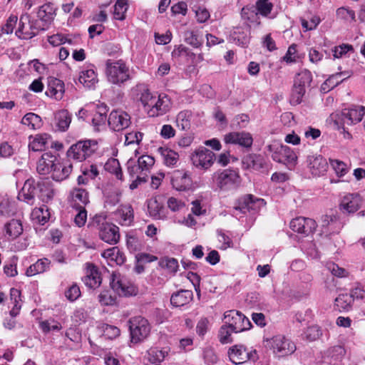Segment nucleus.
Listing matches in <instances>:
<instances>
[{"mask_svg":"<svg viewBox=\"0 0 365 365\" xmlns=\"http://www.w3.org/2000/svg\"><path fill=\"white\" fill-rule=\"evenodd\" d=\"M106 75L109 83L118 86L130 79L129 68L122 60L114 61L108 59L106 63Z\"/></svg>","mask_w":365,"mask_h":365,"instance_id":"1","label":"nucleus"},{"mask_svg":"<svg viewBox=\"0 0 365 365\" xmlns=\"http://www.w3.org/2000/svg\"><path fill=\"white\" fill-rule=\"evenodd\" d=\"M92 224L98 230L100 238L110 245L116 244L120 239L119 228L106 222L103 215H96L92 220Z\"/></svg>","mask_w":365,"mask_h":365,"instance_id":"2","label":"nucleus"},{"mask_svg":"<svg viewBox=\"0 0 365 365\" xmlns=\"http://www.w3.org/2000/svg\"><path fill=\"white\" fill-rule=\"evenodd\" d=\"M98 149V143L96 140H79L69 148L67 155L68 158L82 162L93 155Z\"/></svg>","mask_w":365,"mask_h":365,"instance_id":"3","label":"nucleus"},{"mask_svg":"<svg viewBox=\"0 0 365 365\" xmlns=\"http://www.w3.org/2000/svg\"><path fill=\"white\" fill-rule=\"evenodd\" d=\"M213 180L217 187L223 191L235 190L240 184V176L233 170L226 169L213 174Z\"/></svg>","mask_w":365,"mask_h":365,"instance_id":"4","label":"nucleus"},{"mask_svg":"<svg viewBox=\"0 0 365 365\" xmlns=\"http://www.w3.org/2000/svg\"><path fill=\"white\" fill-rule=\"evenodd\" d=\"M43 30L44 27L41 26L38 20H31L28 14H24L20 16L16 35L22 39H31L36 36L40 31Z\"/></svg>","mask_w":365,"mask_h":365,"instance_id":"5","label":"nucleus"},{"mask_svg":"<svg viewBox=\"0 0 365 365\" xmlns=\"http://www.w3.org/2000/svg\"><path fill=\"white\" fill-rule=\"evenodd\" d=\"M129 330L130 334V341L139 343L143 341L149 335L150 326L148 321L140 316L131 318L129 322Z\"/></svg>","mask_w":365,"mask_h":365,"instance_id":"6","label":"nucleus"},{"mask_svg":"<svg viewBox=\"0 0 365 365\" xmlns=\"http://www.w3.org/2000/svg\"><path fill=\"white\" fill-rule=\"evenodd\" d=\"M266 343V346L272 349L274 354L279 357L290 355L296 350L295 344L282 335H277L270 339H267Z\"/></svg>","mask_w":365,"mask_h":365,"instance_id":"7","label":"nucleus"},{"mask_svg":"<svg viewBox=\"0 0 365 365\" xmlns=\"http://www.w3.org/2000/svg\"><path fill=\"white\" fill-rule=\"evenodd\" d=\"M225 324H228L233 332L238 333L247 330L252 326L245 315L236 310H230L224 314Z\"/></svg>","mask_w":365,"mask_h":365,"instance_id":"8","label":"nucleus"},{"mask_svg":"<svg viewBox=\"0 0 365 365\" xmlns=\"http://www.w3.org/2000/svg\"><path fill=\"white\" fill-rule=\"evenodd\" d=\"M216 160L215 154L206 148H200L192 154L191 160L197 168L207 170Z\"/></svg>","mask_w":365,"mask_h":365,"instance_id":"9","label":"nucleus"},{"mask_svg":"<svg viewBox=\"0 0 365 365\" xmlns=\"http://www.w3.org/2000/svg\"><path fill=\"white\" fill-rule=\"evenodd\" d=\"M363 202L359 193H346L341 197L339 209L343 213L352 214L361 207Z\"/></svg>","mask_w":365,"mask_h":365,"instance_id":"10","label":"nucleus"},{"mask_svg":"<svg viewBox=\"0 0 365 365\" xmlns=\"http://www.w3.org/2000/svg\"><path fill=\"white\" fill-rule=\"evenodd\" d=\"M267 149L269 152H273L272 155V159L280 163H292L297 160V155L294 151L287 145H268Z\"/></svg>","mask_w":365,"mask_h":365,"instance_id":"11","label":"nucleus"},{"mask_svg":"<svg viewBox=\"0 0 365 365\" xmlns=\"http://www.w3.org/2000/svg\"><path fill=\"white\" fill-rule=\"evenodd\" d=\"M229 357L236 364H243L248 360L257 359L256 350H248L243 345H235L230 349Z\"/></svg>","mask_w":365,"mask_h":365,"instance_id":"12","label":"nucleus"},{"mask_svg":"<svg viewBox=\"0 0 365 365\" xmlns=\"http://www.w3.org/2000/svg\"><path fill=\"white\" fill-rule=\"evenodd\" d=\"M112 289L120 296H128L135 294V287L119 274H113L110 282Z\"/></svg>","mask_w":365,"mask_h":365,"instance_id":"13","label":"nucleus"},{"mask_svg":"<svg viewBox=\"0 0 365 365\" xmlns=\"http://www.w3.org/2000/svg\"><path fill=\"white\" fill-rule=\"evenodd\" d=\"M108 123L111 129L120 131L130 125V117L123 110H113L109 115Z\"/></svg>","mask_w":365,"mask_h":365,"instance_id":"14","label":"nucleus"},{"mask_svg":"<svg viewBox=\"0 0 365 365\" xmlns=\"http://www.w3.org/2000/svg\"><path fill=\"white\" fill-rule=\"evenodd\" d=\"M262 198H257L252 195H247L238 201V205L234 207L235 210L246 213L247 211H257L264 205Z\"/></svg>","mask_w":365,"mask_h":365,"instance_id":"15","label":"nucleus"},{"mask_svg":"<svg viewBox=\"0 0 365 365\" xmlns=\"http://www.w3.org/2000/svg\"><path fill=\"white\" fill-rule=\"evenodd\" d=\"M170 98L165 94L159 95L155 97L151 108L147 110V113L150 117H156L164 115L170 110Z\"/></svg>","mask_w":365,"mask_h":365,"instance_id":"16","label":"nucleus"},{"mask_svg":"<svg viewBox=\"0 0 365 365\" xmlns=\"http://www.w3.org/2000/svg\"><path fill=\"white\" fill-rule=\"evenodd\" d=\"M317 227L316 222L311 218L298 217L290 222V228L297 232L309 235L314 232Z\"/></svg>","mask_w":365,"mask_h":365,"instance_id":"17","label":"nucleus"},{"mask_svg":"<svg viewBox=\"0 0 365 365\" xmlns=\"http://www.w3.org/2000/svg\"><path fill=\"white\" fill-rule=\"evenodd\" d=\"M226 143L238 144L245 148H250L253 143L252 135L247 132H232L224 137Z\"/></svg>","mask_w":365,"mask_h":365,"instance_id":"18","label":"nucleus"},{"mask_svg":"<svg viewBox=\"0 0 365 365\" xmlns=\"http://www.w3.org/2000/svg\"><path fill=\"white\" fill-rule=\"evenodd\" d=\"M308 168L314 177L324 175L327 171L328 163L322 155H310L307 158Z\"/></svg>","mask_w":365,"mask_h":365,"instance_id":"19","label":"nucleus"},{"mask_svg":"<svg viewBox=\"0 0 365 365\" xmlns=\"http://www.w3.org/2000/svg\"><path fill=\"white\" fill-rule=\"evenodd\" d=\"M365 114V107L359 106L344 109L341 113V120L344 124L351 125L359 123Z\"/></svg>","mask_w":365,"mask_h":365,"instance_id":"20","label":"nucleus"},{"mask_svg":"<svg viewBox=\"0 0 365 365\" xmlns=\"http://www.w3.org/2000/svg\"><path fill=\"white\" fill-rule=\"evenodd\" d=\"M58 158L49 152L45 153L37 163L36 170L40 175H46L51 172Z\"/></svg>","mask_w":365,"mask_h":365,"instance_id":"21","label":"nucleus"},{"mask_svg":"<svg viewBox=\"0 0 365 365\" xmlns=\"http://www.w3.org/2000/svg\"><path fill=\"white\" fill-rule=\"evenodd\" d=\"M56 16V9L51 4H46L39 7L37 12L38 20L46 30L52 23Z\"/></svg>","mask_w":365,"mask_h":365,"instance_id":"22","label":"nucleus"},{"mask_svg":"<svg viewBox=\"0 0 365 365\" xmlns=\"http://www.w3.org/2000/svg\"><path fill=\"white\" fill-rule=\"evenodd\" d=\"M171 183L173 187L179 191L189 189L191 185V179L187 172L181 170H175L171 177Z\"/></svg>","mask_w":365,"mask_h":365,"instance_id":"23","label":"nucleus"},{"mask_svg":"<svg viewBox=\"0 0 365 365\" xmlns=\"http://www.w3.org/2000/svg\"><path fill=\"white\" fill-rule=\"evenodd\" d=\"M65 92L63 82L54 77H50L48 78V86L46 91V94L49 96L54 98L56 100H61Z\"/></svg>","mask_w":365,"mask_h":365,"instance_id":"24","label":"nucleus"},{"mask_svg":"<svg viewBox=\"0 0 365 365\" xmlns=\"http://www.w3.org/2000/svg\"><path fill=\"white\" fill-rule=\"evenodd\" d=\"M37 187L35 186V180L32 178L28 179L19 194L18 198L28 204L34 203V197L36 195Z\"/></svg>","mask_w":365,"mask_h":365,"instance_id":"25","label":"nucleus"},{"mask_svg":"<svg viewBox=\"0 0 365 365\" xmlns=\"http://www.w3.org/2000/svg\"><path fill=\"white\" fill-rule=\"evenodd\" d=\"M86 286L91 289H96L101 284V278L98 269L93 264H89L87 267L86 274L83 278Z\"/></svg>","mask_w":365,"mask_h":365,"instance_id":"26","label":"nucleus"},{"mask_svg":"<svg viewBox=\"0 0 365 365\" xmlns=\"http://www.w3.org/2000/svg\"><path fill=\"white\" fill-rule=\"evenodd\" d=\"M72 169L73 166L70 163H60L58 160L51 172L52 178L56 181H62L69 176Z\"/></svg>","mask_w":365,"mask_h":365,"instance_id":"27","label":"nucleus"},{"mask_svg":"<svg viewBox=\"0 0 365 365\" xmlns=\"http://www.w3.org/2000/svg\"><path fill=\"white\" fill-rule=\"evenodd\" d=\"M118 222L122 226H130L133 222V209L130 205H122L117 210Z\"/></svg>","mask_w":365,"mask_h":365,"instance_id":"28","label":"nucleus"},{"mask_svg":"<svg viewBox=\"0 0 365 365\" xmlns=\"http://www.w3.org/2000/svg\"><path fill=\"white\" fill-rule=\"evenodd\" d=\"M243 165L247 168L260 170L266 167V162L260 155L249 154L242 160Z\"/></svg>","mask_w":365,"mask_h":365,"instance_id":"29","label":"nucleus"},{"mask_svg":"<svg viewBox=\"0 0 365 365\" xmlns=\"http://www.w3.org/2000/svg\"><path fill=\"white\" fill-rule=\"evenodd\" d=\"M193 294L192 291L182 289L172 294L170 303L176 307H182L192 301Z\"/></svg>","mask_w":365,"mask_h":365,"instance_id":"30","label":"nucleus"},{"mask_svg":"<svg viewBox=\"0 0 365 365\" xmlns=\"http://www.w3.org/2000/svg\"><path fill=\"white\" fill-rule=\"evenodd\" d=\"M158 152L167 166H175L179 160L178 153L168 148L160 147L158 148Z\"/></svg>","mask_w":365,"mask_h":365,"instance_id":"31","label":"nucleus"},{"mask_svg":"<svg viewBox=\"0 0 365 365\" xmlns=\"http://www.w3.org/2000/svg\"><path fill=\"white\" fill-rule=\"evenodd\" d=\"M78 81L86 88H91L98 82L97 75L93 69L85 70L81 71Z\"/></svg>","mask_w":365,"mask_h":365,"instance_id":"32","label":"nucleus"},{"mask_svg":"<svg viewBox=\"0 0 365 365\" xmlns=\"http://www.w3.org/2000/svg\"><path fill=\"white\" fill-rule=\"evenodd\" d=\"M50 264V261L46 259H41L37 260V262L33 264H31L26 272V274L28 277H32L36 274L43 273L47 270Z\"/></svg>","mask_w":365,"mask_h":365,"instance_id":"33","label":"nucleus"},{"mask_svg":"<svg viewBox=\"0 0 365 365\" xmlns=\"http://www.w3.org/2000/svg\"><path fill=\"white\" fill-rule=\"evenodd\" d=\"M102 256L110 261L115 262L117 264H123L125 261L124 254L117 247L106 250Z\"/></svg>","mask_w":365,"mask_h":365,"instance_id":"34","label":"nucleus"},{"mask_svg":"<svg viewBox=\"0 0 365 365\" xmlns=\"http://www.w3.org/2000/svg\"><path fill=\"white\" fill-rule=\"evenodd\" d=\"M4 229L6 235L11 239H14L19 236L23 231V227L21 221L15 219L7 222L4 226Z\"/></svg>","mask_w":365,"mask_h":365,"instance_id":"35","label":"nucleus"},{"mask_svg":"<svg viewBox=\"0 0 365 365\" xmlns=\"http://www.w3.org/2000/svg\"><path fill=\"white\" fill-rule=\"evenodd\" d=\"M10 299L11 302L14 304V306L10 311V316L14 318L16 317L20 312L21 308V292L20 290L11 288L10 289Z\"/></svg>","mask_w":365,"mask_h":365,"instance_id":"36","label":"nucleus"},{"mask_svg":"<svg viewBox=\"0 0 365 365\" xmlns=\"http://www.w3.org/2000/svg\"><path fill=\"white\" fill-rule=\"evenodd\" d=\"M21 123L33 130L39 129L42 126L41 117L34 113L26 114L21 120Z\"/></svg>","mask_w":365,"mask_h":365,"instance_id":"37","label":"nucleus"},{"mask_svg":"<svg viewBox=\"0 0 365 365\" xmlns=\"http://www.w3.org/2000/svg\"><path fill=\"white\" fill-rule=\"evenodd\" d=\"M55 118L58 128L62 131H65L71 122V115L66 110H61L57 112L55 115Z\"/></svg>","mask_w":365,"mask_h":365,"instance_id":"38","label":"nucleus"},{"mask_svg":"<svg viewBox=\"0 0 365 365\" xmlns=\"http://www.w3.org/2000/svg\"><path fill=\"white\" fill-rule=\"evenodd\" d=\"M31 215L34 220L41 225H44L50 217L49 211L46 206L34 209Z\"/></svg>","mask_w":365,"mask_h":365,"instance_id":"39","label":"nucleus"},{"mask_svg":"<svg viewBox=\"0 0 365 365\" xmlns=\"http://www.w3.org/2000/svg\"><path fill=\"white\" fill-rule=\"evenodd\" d=\"M155 163V159L150 155L140 156L137 162L142 174H148L149 170L153 167Z\"/></svg>","mask_w":365,"mask_h":365,"instance_id":"40","label":"nucleus"},{"mask_svg":"<svg viewBox=\"0 0 365 365\" xmlns=\"http://www.w3.org/2000/svg\"><path fill=\"white\" fill-rule=\"evenodd\" d=\"M71 197L72 200L79 205H85L89 202L88 192L82 188H74L71 192Z\"/></svg>","mask_w":365,"mask_h":365,"instance_id":"41","label":"nucleus"},{"mask_svg":"<svg viewBox=\"0 0 365 365\" xmlns=\"http://www.w3.org/2000/svg\"><path fill=\"white\" fill-rule=\"evenodd\" d=\"M128 10L127 0H118L114 6L113 15L117 20H123Z\"/></svg>","mask_w":365,"mask_h":365,"instance_id":"42","label":"nucleus"},{"mask_svg":"<svg viewBox=\"0 0 365 365\" xmlns=\"http://www.w3.org/2000/svg\"><path fill=\"white\" fill-rule=\"evenodd\" d=\"M305 93V87L297 83H294L290 98V103L292 105H298L302 101V97Z\"/></svg>","mask_w":365,"mask_h":365,"instance_id":"43","label":"nucleus"},{"mask_svg":"<svg viewBox=\"0 0 365 365\" xmlns=\"http://www.w3.org/2000/svg\"><path fill=\"white\" fill-rule=\"evenodd\" d=\"M248 31V29H246V32H245L244 31H242L241 29L237 28L232 34V38L239 45L246 46L250 41V36L247 34Z\"/></svg>","mask_w":365,"mask_h":365,"instance_id":"44","label":"nucleus"},{"mask_svg":"<svg viewBox=\"0 0 365 365\" xmlns=\"http://www.w3.org/2000/svg\"><path fill=\"white\" fill-rule=\"evenodd\" d=\"M148 359L153 363H160L168 355V351L166 350H160L158 349H151L148 351Z\"/></svg>","mask_w":365,"mask_h":365,"instance_id":"45","label":"nucleus"},{"mask_svg":"<svg viewBox=\"0 0 365 365\" xmlns=\"http://www.w3.org/2000/svg\"><path fill=\"white\" fill-rule=\"evenodd\" d=\"M140 91L141 93L139 99L147 110L151 108L156 96H153L147 88H143Z\"/></svg>","mask_w":365,"mask_h":365,"instance_id":"46","label":"nucleus"},{"mask_svg":"<svg viewBox=\"0 0 365 365\" xmlns=\"http://www.w3.org/2000/svg\"><path fill=\"white\" fill-rule=\"evenodd\" d=\"M346 75V73L345 72L333 74L325 81V85H328L329 88H334L349 76Z\"/></svg>","mask_w":365,"mask_h":365,"instance_id":"47","label":"nucleus"},{"mask_svg":"<svg viewBox=\"0 0 365 365\" xmlns=\"http://www.w3.org/2000/svg\"><path fill=\"white\" fill-rule=\"evenodd\" d=\"M273 4L269 0H257L256 2V10L257 13L267 16L272 10Z\"/></svg>","mask_w":365,"mask_h":365,"instance_id":"48","label":"nucleus"},{"mask_svg":"<svg viewBox=\"0 0 365 365\" xmlns=\"http://www.w3.org/2000/svg\"><path fill=\"white\" fill-rule=\"evenodd\" d=\"M312 81V76L308 70L302 71L295 78L294 83L306 87L309 86Z\"/></svg>","mask_w":365,"mask_h":365,"instance_id":"49","label":"nucleus"},{"mask_svg":"<svg viewBox=\"0 0 365 365\" xmlns=\"http://www.w3.org/2000/svg\"><path fill=\"white\" fill-rule=\"evenodd\" d=\"M105 166L106 169L110 173H113L118 179H122L123 173L118 160L112 158L108 161Z\"/></svg>","mask_w":365,"mask_h":365,"instance_id":"50","label":"nucleus"},{"mask_svg":"<svg viewBox=\"0 0 365 365\" xmlns=\"http://www.w3.org/2000/svg\"><path fill=\"white\" fill-rule=\"evenodd\" d=\"M351 297L348 294H340L335 299V305L341 310H347L351 307Z\"/></svg>","mask_w":365,"mask_h":365,"instance_id":"51","label":"nucleus"},{"mask_svg":"<svg viewBox=\"0 0 365 365\" xmlns=\"http://www.w3.org/2000/svg\"><path fill=\"white\" fill-rule=\"evenodd\" d=\"M322 335L321 328L317 325L309 327L304 331V336L309 341H315Z\"/></svg>","mask_w":365,"mask_h":365,"instance_id":"52","label":"nucleus"},{"mask_svg":"<svg viewBox=\"0 0 365 365\" xmlns=\"http://www.w3.org/2000/svg\"><path fill=\"white\" fill-rule=\"evenodd\" d=\"M46 135H36L29 144V149L34 151L41 150L46 144Z\"/></svg>","mask_w":365,"mask_h":365,"instance_id":"53","label":"nucleus"},{"mask_svg":"<svg viewBox=\"0 0 365 365\" xmlns=\"http://www.w3.org/2000/svg\"><path fill=\"white\" fill-rule=\"evenodd\" d=\"M353 46L349 44L343 43L332 48L333 56L335 58H339L346 55L349 51H353Z\"/></svg>","mask_w":365,"mask_h":365,"instance_id":"54","label":"nucleus"},{"mask_svg":"<svg viewBox=\"0 0 365 365\" xmlns=\"http://www.w3.org/2000/svg\"><path fill=\"white\" fill-rule=\"evenodd\" d=\"M241 16L243 19L250 22H257L258 19V13L256 9L249 7H244L241 11Z\"/></svg>","mask_w":365,"mask_h":365,"instance_id":"55","label":"nucleus"},{"mask_svg":"<svg viewBox=\"0 0 365 365\" xmlns=\"http://www.w3.org/2000/svg\"><path fill=\"white\" fill-rule=\"evenodd\" d=\"M232 331L228 324H225V325L222 326L219 331L220 341L222 344L230 343L232 341L230 339Z\"/></svg>","mask_w":365,"mask_h":365,"instance_id":"56","label":"nucleus"},{"mask_svg":"<svg viewBox=\"0 0 365 365\" xmlns=\"http://www.w3.org/2000/svg\"><path fill=\"white\" fill-rule=\"evenodd\" d=\"M99 302L103 306L113 305L115 297H113L109 291H103L98 295Z\"/></svg>","mask_w":365,"mask_h":365,"instance_id":"57","label":"nucleus"},{"mask_svg":"<svg viewBox=\"0 0 365 365\" xmlns=\"http://www.w3.org/2000/svg\"><path fill=\"white\" fill-rule=\"evenodd\" d=\"M336 16L344 20H354L355 19V12L353 10L346 9L345 7L339 8L336 10Z\"/></svg>","mask_w":365,"mask_h":365,"instance_id":"58","label":"nucleus"},{"mask_svg":"<svg viewBox=\"0 0 365 365\" xmlns=\"http://www.w3.org/2000/svg\"><path fill=\"white\" fill-rule=\"evenodd\" d=\"M331 165L339 176H343L346 173V164L339 160H330Z\"/></svg>","mask_w":365,"mask_h":365,"instance_id":"59","label":"nucleus"},{"mask_svg":"<svg viewBox=\"0 0 365 365\" xmlns=\"http://www.w3.org/2000/svg\"><path fill=\"white\" fill-rule=\"evenodd\" d=\"M345 349L340 345L334 346L329 349L328 355L335 360L341 359L345 354Z\"/></svg>","mask_w":365,"mask_h":365,"instance_id":"60","label":"nucleus"},{"mask_svg":"<svg viewBox=\"0 0 365 365\" xmlns=\"http://www.w3.org/2000/svg\"><path fill=\"white\" fill-rule=\"evenodd\" d=\"M187 117V114L185 112H180L177 115V125L182 130H187L190 128V120Z\"/></svg>","mask_w":365,"mask_h":365,"instance_id":"61","label":"nucleus"},{"mask_svg":"<svg viewBox=\"0 0 365 365\" xmlns=\"http://www.w3.org/2000/svg\"><path fill=\"white\" fill-rule=\"evenodd\" d=\"M173 56L174 57H181V56H190V57H195V55L192 53L190 49L187 47H185L183 45H179L178 47H176L173 53Z\"/></svg>","mask_w":365,"mask_h":365,"instance_id":"62","label":"nucleus"},{"mask_svg":"<svg viewBox=\"0 0 365 365\" xmlns=\"http://www.w3.org/2000/svg\"><path fill=\"white\" fill-rule=\"evenodd\" d=\"M162 267L167 268L171 272H176L178 268V260L174 258H165L160 262Z\"/></svg>","mask_w":365,"mask_h":365,"instance_id":"63","label":"nucleus"},{"mask_svg":"<svg viewBox=\"0 0 365 365\" xmlns=\"http://www.w3.org/2000/svg\"><path fill=\"white\" fill-rule=\"evenodd\" d=\"M17 20L18 19L16 16L12 15L9 16L6 21V23L2 26L1 31L6 34H11L16 24Z\"/></svg>","mask_w":365,"mask_h":365,"instance_id":"64","label":"nucleus"}]
</instances>
